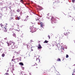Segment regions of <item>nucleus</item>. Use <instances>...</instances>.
<instances>
[{
	"label": "nucleus",
	"instance_id": "nucleus-37",
	"mask_svg": "<svg viewBox=\"0 0 75 75\" xmlns=\"http://www.w3.org/2000/svg\"><path fill=\"white\" fill-rule=\"evenodd\" d=\"M31 51H33V49L32 48L31 49Z\"/></svg>",
	"mask_w": 75,
	"mask_h": 75
},
{
	"label": "nucleus",
	"instance_id": "nucleus-22",
	"mask_svg": "<svg viewBox=\"0 0 75 75\" xmlns=\"http://www.w3.org/2000/svg\"><path fill=\"white\" fill-rule=\"evenodd\" d=\"M17 12H18V13H19L20 11V10H19V9H18L17 10Z\"/></svg>",
	"mask_w": 75,
	"mask_h": 75
},
{
	"label": "nucleus",
	"instance_id": "nucleus-43",
	"mask_svg": "<svg viewBox=\"0 0 75 75\" xmlns=\"http://www.w3.org/2000/svg\"><path fill=\"white\" fill-rule=\"evenodd\" d=\"M74 21H75V19H74Z\"/></svg>",
	"mask_w": 75,
	"mask_h": 75
},
{
	"label": "nucleus",
	"instance_id": "nucleus-15",
	"mask_svg": "<svg viewBox=\"0 0 75 75\" xmlns=\"http://www.w3.org/2000/svg\"><path fill=\"white\" fill-rule=\"evenodd\" d=\"M27 20H28V18H25L24 19V21H27Z\"/></svg>",
	"mask_w": 75,
	"mask_h": 75
},
{
	"label": "nucleus",
	"instance_id": "nucleus-6",
	"mask_svg": "<svg viewBox=\"0 0 75 75\" xmlns=\"http://www.w3.org/2000/svg\"><path fill=\"white\" fill-rule=\"evenodd\" d=\"M39 23H40L41 27L43 28V27H44V24H43V23L41 22V21H40L38 23V24H39Z\"/></svg>",
	"mask_w": 75,
	"mask_h": 75
},
{
	"label": "nucleus",
	"instance_id": "nucleus-44",
	"mask_svg": "<svg viewBox=\"0 0 75 75\" xmlns=\"http://www.w3.org/2000/svg\"><path fill=\"white\" fill-rule=\"evenodd\" d=\"M14 57L13 56V58H14Z\"/></svg>",
	"mask_w": 75,
	"mask_h": 75
},
{
	"label": "nucleus",
	"instance_id": "nucleus-19",
	"mask_svg": "<svg viewBox=\"0 0 75 75\" xmlns=\"http://www.w3.org/2000/svg\"><path fill=\"white\" fill-rule=\"evenodd\" d=\"M16 13V11H13L12 12V14H15Z\"/></svg>",
	"mask_w": 75,
	"mask_h": 75
},
{
	"label": "nucleus",
	"instance_id": "nucleus-42",
	"mask_svg": "<svg viewBox=\"0 0 75 75\" xmlns=\"http://www.w3.org/2000/svg\"><path fill=\"white\" fill-rule=\"evenodd\" d=\"M35 65H36V64H36V63H35Z\"/></svg>",
	"mask_w": 75,
	"mask_h": 75
},
{
	"label": "nucleus",
	"instance_id": "nucleus-47",
	"mask_svg": "<svg viewBox=\"0 0 75 75\" xmlns=\"http://www.w3.org/2000/svg\"><path fill=\"white\" fill-rule=\"evenodd\" d=\"M38 68V67H36V68Z\"/></svg>",
	"mask_w": 75,
	"mask_h": 75
},
{
	"label": "nucleus",
	"instance_id": "nucleus-10",
	"mask_svg": "<svg viewBox=\"0 0 75 75\" xmlns=\"http://www.w3.org/2000/svg\"><path fill=\"white\" fill-rule=\"evenodd\" d=\"M35 19L36 21H39L40 20H39V19L38 18L37 16L36 17Z\"/></svg>",
	"mask_w": 75,
	"mask_h": 75
},
{
	"label": "nucleus",
	"instance_id": "nucleus-29",
	"mask_svg": "<svg viewBox=\"0 0 75 75\" xmlns=\"http://www.w3.org/2000/svg\"><path fill=\"white\" fill-rule=\"evenodd\" d=\"M75 1V0H72V2L73 3H74Z\"/></svg>",
	"mask_w": 75,
	"mask_h": 75
},
{
	"label": "nucleus",
	"instance_id": "nucleus-16",
	"mask_svg": "<svg viewBox=\"0 0 75 75\" xmlns=\"http://www.w3.org/2000/svg\"><path fill=\"white\" fill-rule=\"evenodd\" d=\"M57 61H60L61 62V59H60V58H58L57 59Z\"/></svg>",
	"mask_w": 75,
	"mask_h": 75
},
{
	"label": "nucleus",
	"instance_id": "nucleus-30",
	"mask_svg": "<svg viewBox=\"0 0 75 75\" xmlns=\"http://www.w3.org/2000/svg\"><path fill=\"white\" fill-rule=\"evenodd\" d=\"M27 18H28H28H29V16H27L26 17Z\"/></svg>",
	"mask_w": 75,
	"mask_h": 75
},
{
	"label": "nucleus",
	"instance_id": "nucleus-40",
	"mask_svg": "<svg viewBox=\"0 0 75 75\" xmlns=\"http://www.w3.org/2000/svg\"><path fill=\"white\" fill-rule=\"evenodd\" d=\"M73 20H74V19H73L72 20V21H73Z\"/></svg>",
	"mask_w": 75,
	"mask_h": 75
},
{
	"label": "nucleus",
	"instance_id": "nucleus-45",
	"mask_svg": "<svg viewBox=\"0 0 75 75\" xmlns=\"http://www.w3.org/2000/svg\"><path fill=\"white\" fill-rule=\"evenodd\" d=\"M34 65H35V64L33 65V66H34Z\"/></svg>",
	"mask_w": 75,
	"mask_h": 75
},
{
	"label": "nucleus",
	"instance_id": "nucleus-46",
	"mask_svg": "<svg viewBox=\"0 0 75 75\" xmlns=\"http://www.w3.org/2000/svg\"><path fill=\"white\" fill-rule=\"evenodd\" d=\"M50 69L49 71H50Z\"/></svg>",
	"mask_w": 75,
	"mask_h": 75
},
{
	"label": "nucleus",
	"instance_id": "nucleus-31",
	"mask_svg": "<svg viewBox=\"0 0 75 75\" xmlns=\"http://www.w3.org/2000/svg\"><path fill=\"white\" fill-rule=\"evenodd\" d=\"M14 20V19H13V18L12 17H11L10 18V20Z\"/></svg>",
	"mask_w": 75,
	"mask_h": 75
},
{
	"label": "nucleus",
	"instance_id": "nucleus-23",
	"mask_svg": "<svg viewBox=\"0 0 75 75\" xmlns=\"http://www.w3.org/2000/svg\"><path fill=\"white\" fill-rule=\"evenodd\" d=\"M1 27H2V28H4V25H3L1 24Z\"/></svg>",
	"mask_w": 75,
	"mask_h": 75
},
{
	"label": "nucleus",
	"instance_id": "nucleus-36",
	"mask_svg": "<svg viewBox=\"0 0 75 75\" xmlns=\"http://www.w3.org/2000/svg\"><path fill=\"white\" fill-rule=\"evenodd\" d=\"M4 40H7V38H4Z\"/></svg>",
	"mask_w": 75,
	"mask_h": 75
},
{
	"label": "nucleus",
	"instance_id": "nucleus-20",
	"mask_svg": "<svg viewBox=\"0 0 75 75\" xmlns=\"http://www.w3.org/2000/svg\"><path fill=\"white\" fill-rule=\"evenodd\" d=\"M4 56H5V54H4V53H3L2 54V57H4Z\"/></svg>",
	"mask_w": 75,
	"mask_h": 75
},
{
	"label": "nucleus",
	"instance_id": "nucleus-41",
	"mask_svg": "<svg viewBox=\"0 0 75 75\" xmlns=\"http://www.w3.org/2000/svg\"><path fill=\"white\" fill-rule=\"evenodd\" d=\"M49 69L47 70V71H49Z\"/></svg>",
	"mask_w": 75,
	"mask_h": 75
},
{
	"label": "nucleus",
	"instance_id": "nucleus-33",
	"mask_svg": "<svg viewBox=\"0 0 75 75\" xmlns=\"http://www.w3.org/2000/svg\"><path fill=\"white\" fill-rule=\"evenodd\" d=\"M15 61V59H13L12 60V61Z\"/></svg>",
	"mask_w": 75,
	"mask_h": 75
},
{
	"label": "nucleus",
	"instance_id": "nucleus-27",
	"mask_svg": "<svg viewBox=\"0 0 75 75\" xmlns=\"http://www.w3.org/2000/svg\"><path fill=\"white\" fill-rule=\"evenodd\" d=\"M21 2L22 3H24V1H23V0H21Z\"/></svg>",
	"mask_w": 75,
	"mask_h": 75
},
{
	"label": "nucleus",
	"instance_id": "nucleus-12",
	"mask_svg": "<svg viewBox=\"0 0 75 75\" xmlns=\"http://www.w3.org/2000/svg\"><path fill=\"white\" fill-rule=\"evenodd\" d=\"M38 7H39L40 10H42V7H41V6H38Z\"/></svg>",
	"mask_w": 75,
	"mask_h": 75
},
{
	"label": "nucleus",
	"instance_id": "nucleus-32",
	"mask_svg": "<svg viewBox=\"0 0 75 75\" xmlns=\"http://www.w3.org/2000/svg\"><path fill=\"white\" fill-rule=\"evenodd\" d=\"M44 73H45V74L47 73V70H45L44 71Z\"/></svg>",
	"mask_w": 75,
	"mask_h": 75
},
{
	"label": "nucleus",
	"instance_id": "nucleus-28",
	"mask_svg": "<svg viewBox=\"0 0 75 75\" xmlns=\"http://www.w3.org/2000/svg\"><path fill=\"white\" fill-rule=\"evenodd\" d=\"M69 57V56H68V55L67 54L66 56V58H68Z\"/></svg>",
	"mask_w": 75,
	"mask_h": 75
},
{
	"label": "nucleus",
	"instance_id": "nucleus-3",
	"mask_svg": "<svg viewBox=\"0 0 75 75\" xmlns=\"http://www.w3.org/2000/svg\"><path fill=\"white\" fill-rule=\"evenodd\" d=\"M13 45H12L9 48V50H13L15 48V47H16V44H14L13 45Z\"/></svg>",
	"mask_w": 75,
	"mask_h": 75
},
{
	"label": "nucleus",
	"instance_id": "nucleus-26",
	"mask_svg": "<svg viewBox=\"0 0 75 75\" xmlns=\"http://www.w3.org/2000/svg\"><path fill=\"white\" fill-rule=\"evenodd\" d=\"M64 35H67V37L68 36V34H67V33H66V34H64Z\"/></svg>",
	"mask_w": 75,
	"mask_h": 75
},
{
	"label": "nucleus",
	"instance_id": "nucleus-35",
	"mask_svg": "<svg viewBox=\"0 0 75 75\" xmlns=\"http://www.w3.org/2000/svg\"><path fill=\"white\" fill-rule=\"evenodd\" d=\"M75 69H74L73 70V73H74L75 72Z\"/></svg>",
	"mask_w": 75,
	"mask_h": 75
},
{
	"label": "nucleus",
	"instance_id": "nucleus-4",
	"mask_svg": "<svg viewBox=\"0 0 75 75\" xmlns=\"http://www.w3.org/2000/svg\"><path fill=\"white\" fill-rule=\"evenodd\" d=\"M3 30L4 32L5 33H7V26H5L4 27Z\"/></svg>",
	"mask_w": 75,
	"mask_h": 75
},
{
	"label": "nucleus",
	"instance_id": "nucleus-21",
	"mask_svg": "<svg viewBox=\"0 0 75 75\" xmlns=\"http://www.w3.org/2000/svg\"><path fill=\"white\" fill-rule=\"evenodd\" d=\"M17 18L18 20H20V16L18 17H17Z\"/></svg>",
	"mask_w": 75,
	"mask_h": 75
},
{
	"label": "nucleus",
	"instance_id": "nucleus-5",
	"mask_svg": "<svg viewBox=\"0 0 75 75\" xmlns=\"http://www.w3.org/2000/svg\"><path fill=\"white\" fill-rule=\"evenodd\" d=\"M16 28H17V29H16V31H20V29H19V25L17 24L16 25Z\"/></svg>",
	"mask_w": 75,
	"mask_h": 75
},
{
	"label": "nucleus",
	"instance_id": "nucleus-25",
	"mask_svg": "<svg viewBox=\"0 0 75 75\" xmlns=\"http://www.w3.org/2000/svg\"><path fill=\"white\" fill-rule=\"evenodd\" d=\"M36 61H38V62H40V60L38 59H37Z\"/></svg>",
	"mask_w": 75,
	"mask_h": 75
},
{
	"label": "nucleus",
	"instance_id": "nucleus-8",
	"mask_svg": "<svg viewBox=\"0 0 75 75\" xmlns=\"http://www.w3.org/2000/svg\"><path fill=\"white\" fill-rule=\"evenodd\" d=\"M31 23V24L33 25V26L32 27H35L37 26V25L35 24V23H33V22Z\"/></svg>",
	"mask_w": 75,
	"mask_h": 75
},
{
	"label": "nucleus",
	"instance_id": "nucleus-13",
	"mask_svg": "<svg viewBox=\"0 0 75 75\" xmlns=\"http://www.w3.org/2000/svg\"><path fill=\"white\" fill-rule=\"evenodd\" d=\"M56 44V42L53 41L52 42V44L53 45H55V44Z\"/></svg>",
	"mask_w": 75,
	"mask_h": 75
},
{
	"label": "nucleus",
	"instance_id": "nucleus-18",
	"mask_svg": "<svg viewBox=\"0 0 75 75\" xmlns=\"http://www.w3.org/2000/svg\"><path fill=\"white\" fill-rule=\"evenodd\" d=\"M48 41H47L46 40H45L44 42V43H48Z\"/></svg>",
	"mask_w": 75,
	"mask_h": 75
},
{
	"label": "nucleus",
	"instance_id": "nucleus-38",
	"mask_svg": "<svg viewBox=\"0 0 75 75\" xmlns=\"http://www.w3.org/2000/svg\"><path fill=\"white\" fill-rule=\"evenodd\" d=\"M69 17H71V18H72V17H71V16H69Z\"/></svg>",
	"mask_w": 75,
	"mask_h": 75
},
{
	"label": "nucleus",
	"instance_id": "nucleus-14",
	"mask_svg": "<svg viewBox=\"0 0 75 75\" xmlns=\"http://www.w3.org/2000/svg\"><path fill=\"white\" fill-rule=\"evenodd\" d=\"M19 65H22V66H23L24 65V64L22 62H20L19 63Z\"/></svg>",
	"mask_w": 75,
	"mask_h": 75
},
{
	"label": "nucleus",
	"instance_id": "nucleus-1",
	"mask_svg": "<svg viewBox=\"0 0 75 75\" xmlns=\"http://www.w3.org/2000/svg\"><path fill=\"white\" fill-rule=\"evenodd\" d=\"M47 15V18H48L49 20L51 19L52 21L51 23L52 24H54V23H57V22H56V19L54 18V17L50 16V13H48Z\"/></svg>",
	"mask_w": 75,
	"mask_h": 75
},
{
	"label": "nucleus",
	"instance_id": "nucleus-24",
	"mask_svg": "<svg viewBox=\"0 0 75 75\" xmlns=\"http://www.w3.org/2000/svg\"><path fill=\"white\" fill-rule=\"evenodd\" d=\"M4 75H9V74L8 73H6V74H4Z\"/></svg>",
	"mask_w": 75,
	"mask_h": 75
},
{
	"label": "nucleus",
	"instance_id": "nucleus-7",
	"mask_svg": "<svg viewBox=\"0 0 75 75\" xmlns=\"http://www.w3.org/2000/svg\"><path fill=\"white\" fill-rule=\"evenodd\" d=\"M8 46H9V45H11V44H13V45L14 44V45H15V42H10L8 43Z\"/></svg>",
	"mask_w": 75,
	"mask_h": 75
},
{
	"label": "nucleus",
	"instance_id": "nucleus-39",
	"mask_svg": "<svg viewBox=\"0 0 75 75\" xmlns=\"http://www.w3.org/2000/svg\"><path fill=\"white\" fill-rule=\"evenodd\" d=\"M72 75H75V74H74L73 73V74H72Z\"/></svg>",
	"mask_w": 75,
	"mask_h": 75
},
{
	"label": "nucleus",
	"instance_id": "nucleus-2",
	"mask_svg": "<svg viewBox=\"0 0 75 75\" xmlns=\"http://www.w3.org/2000/svg\"><path fill=\"white\" fill-rule=\"evenodd\" d=\"M30 32H31L32 33H34V32H35L36 31V30L37 29V28L32 26H30Z\"/></svg>",
	"mask_w": 75,
	"mask_h": 75
},
{
	"label": "nucleus",
	"instance_id": "nucleus-34",
	"mask_svg": "<svg viewBox=\"0 0 75 75\" xmlns=\"http://www.w3.org/2000/svg\"><path fill=\"white\" fill-rule=\"evenodd\" d=\"M48 38H49V39H50V35H48Z\"/></svg>",
	"mask_w": 75,
	"mask_h": 75
},
{
	"label": "nucleus",
	"instance_id": "nucleus-9",
	"mask_svg": "<svg viewBox=\"0 0 75 75\" xmlns=\"http://www.w3.org/2000/svg\"><path fill=\"white\" fill-rule=\"evenodd\" d=\"M42 48V47H41V45L39 44L38 45V49H41V48Z\"/></svg>",
	"mask_w": 75,
	"mask_h": 75
},
{
	"label": "nucleus",
	"instance_id": "nucleus-11",
	"mask_svg": "<svg viewBox=\"0 0 75 75\" xmlns=\"http://www.w3.org/2000/svg\"><path fill=\"white\" fill-rule=\"evenodd\" d=\"M20 75H26V74H25V73H24V72H22L21 73V74H20Z\"/></svg>",
	"mask_w": 75,
	"mask_h": 75
},
{
	"label": "nucleus",
	"instance_id": "nucleus-17",
	"mask_svg": "<svg viewBox=\"0 0 75 75\" xmlns=\"http://www.w3.org/2000/svg\"><path fill=\"white\" fill-rule=\"evenodd\" d=\"M13 37H15V38H16V35L15 33H14L13 34Z\"/></svg>",
	"mask_w": 75,
	"mask_h": 75
}]
</instances>
